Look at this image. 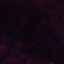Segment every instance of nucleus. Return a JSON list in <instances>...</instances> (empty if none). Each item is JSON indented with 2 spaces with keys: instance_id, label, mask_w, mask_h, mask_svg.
Here are the masks:
<instances>
[{
  "instance_id": "obj_1",
  "label": "nucleus",
  "mask_w": 64,
  "mask_h": 64,
  "mask_svg": "<svg viewBox=\"0 0 64 64\" xmlns=\"http://www.w3.org/2000/svg\"><path fill=\"white\" fill-rule=\"evenodd\" d=\"M26 64H28V63L26 62Z\"/></svg>"
},
{
  "instance_id": "obj_3",
  "label": "nucleus",
  "mask_w": 64,
  "mask_h": 64,
  "mask_svg": "<svg viewBox=\"0 0 64 64\" xmlns=\"http://www.w3.org/2000/svg\"><path fill=\"white\" fill-rule=\"evenodd\" d=\"M0 47H1L0 46Z\"/></svg>"
},
{
  "instance_id": "obj_2",
  "label": "nucleus",
  "mask_w": 64,
  "mask_h": 64,
  "mask_svg": "<svg viewBox=\"0 0 64 64\" xmlns=\"http://www.w3.org/2000/svg\"><path fill=\"white\" fill-rule=\"evenodd\" d=\"M37 64H38V63H37Z\"/></svg>"
}]
</instances>
